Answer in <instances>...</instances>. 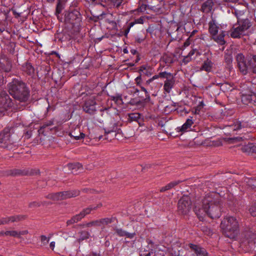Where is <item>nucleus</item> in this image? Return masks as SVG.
Listing matches in <instances>:
<instances>
[{
  "instance_id": "51",
  "label": "nucleus",
  "mask_w": 256,
  "mask_h": 256,
  "mask_svg": "<svg viewBox=\"0 0 256 256\" xmlns=\"http://www.w3.org/2000/svg\"><path fill=\"white\" fill-rule=\"evenodd\" d=\"M40 240L43 245L46 246L49 242L50 238H47L46 236L42 235L40 236Z\"/></svg>"
},
{
  "instance_id": "40",
  "label": "nucleus",
  "mask_w": 256,
  "mask_h": 256,
  "mask_svg": "<svg viewBox=\"0 0 256 256\" xmlns=\"http://www.w3.org/2000/svg\"><path fill=\"white\" fill-rule=\"evenodd\" d=\"M80 234V239L81 240H86L89 238L90 236L89 232L86 231H82Z\"/></svg>"
},
{
  "instance_id": "53",
  "label": "nucleus",
  "mask_w": 256,
  "mask_h": 256,
  "mask_svg": "<svg viewBox=\"0 0 256 256\" xmlns=\"http://www.w3.org/2000/svg\"><path fill=\"white\" fill-rule=\"evenodd\" d=\"M10 222L8 217L2 218H0V225H4Z\"/></svg>"
},
{
  "instance_id": "13",
  "label": "nucleus",
  "mask_w": 256,
  "mask_h": 256,
  "mask_svg": "<svg viewBox=\"0 0 256 256\" xmlns=\"http://www.w3.org/2000/svg\"><path fill=\"white\" fill-rule=\"evenodd\" d=\"M214 6V2L212 0H207L202 4L200 10L206 14H211Z\"/></svg>"
},
{
  "instance_id": "45",
  "label": "nucleus",
  "mask_w": 256,
  "mask_h": 256,
  "mask_svg": "<svg viewBox=\"0 0 256 256\" xmlns=\"http://www.w3.org/2000/svg\"><path fill=\"white\" fill-rule=\"evenodd\" d=\"M149 66L147 65H142L140 66L139 69V72L142 74L143 73L144 74H147L148 70L149 68Z\"/></svg>"
},
{
  "instance_id": "18",
  "label": "nucleus",
  "mask_w": 256,
  "mask_h": 256,
  "mask_svg": "<svg viewBox=\"0 0 256 256\" xmlns=\"http://www.w3.org/2000/svg\"><path fill=\"white\" fill-rule=\"evenodd\" d=\"M250 126V124L248 122L245 121H236L232 126H230L234 130H237L242 128H248Z\"/></svg>"
},
{
  "instance_id": "54",
  "label": "nucleus",
  "mask_w": 256,
  "mask_h": 256,
  "mask_svg": "<svg viewBox=\"0 0 256 256\" xmlns=\"http://www.w3.org/2000/svg\"><path fill=\"white\" fill-rule=\"evenodd\" d=\"M114 6L118 7L122 2L123 0H110Z\"/></svg>"
},
{
  "instance_id": "20",
  "label": "nucleus",
  "mask_w": 256,
  "mask_h": 256,
  "mask_svg": "<svg viewBox=\"0 0 256 256\" xmlns=\"http://www.w3.org/2000/svg\"><path fill=\"white\" fill-rule=\"evenodd\" d=\"M174 79L172 76L170 78L166 80L164 83V89L168 93H170L174 84Z\"/></svg>"
},
{
  "instance_id": "6",
  "label": "nucleus",
  "mask_w": 256,
  "mask_h": 256,
  "mask_svg": "<svg viewBox=\"0 0 256 256\" xmlns=\"http://www.w3.org/2000/svg\"><path fill=\"white\" fill-rule=\"evenodd\" d=\"M191 201L188 196H182L178 200V212L182 215H186L191 209Z\"/></svg>"
},
{
  "instance_id": "32",
  "label": "nucleus",
  "mask_w": 256,
  "mask_h": 256,
  "mask_svg": "<svg viewBox=\"0 0 256 256\" xmlns=\"http://www.w3.org/2000/svg\"><path fill=\"white\" fill-rule=\"evenodd\" d=\"M83 218L80 213L73 216L70 220L66 222L67 226H70L80 221Z\"/></svg>"
},
{
  "instance_id": "59",
  "label": "nucleus",
  "mask_w": 256,
  "mask_h": 256,
  "mask_svg": "<svg viewBox=\"0 0 256 256\" xmlns=\"http://www.w3.org/2000/svg\"><path fill=\"white\" fill-rule=\"evenodd\" d=\"M28 234V231L27 230H22L18 232V238H20L21 235H25Z\"/></svg>"
},
{
  "instance_id": "29",
  "label": "nucleus",
  "mask_w": 256,
  "mask_h": 256,
  "mask_svg": "<svg viewBox=\"0 0 256 256\" xmlns=\"http://www.w3.org/2000/svg\"><path fill=\"white\" fill-rule=\"evenodd\" d=\"M46 198L52 200H63L62 196V192H58L56 193L50 194L47 195Z\"/></svg>"
},
{
  "instance_id": "41",
  "label": "nucleus",
  "mask_w": 256,
  "mask_h": 256,
  "mask_svg": "<svg viewBox=\"0 0 256 256\" xmlns=\"http://www.w3.org/2000/svg\"><path fill=\"white\" fill-rule=\"evenodd\" d=\"M68 167L72 170H74V169L80 170V169H82V164L78 162V163L68 164Z\"/></svg>"
},
{
  "instance_id": "24",
  "label": "nucleus",
  "mask_w": 256,
  "mask_h": 256,
  "mask_svg": "<svg viewBox=\"0 0 256 256\" xmlns=\"http://www.w3.org/2000/svg\"><path fill=\"white\" fill-rule=\"evenodd\" d=\"M149 10V8H148L147 6L145 4H142L140 5L137 9L132 10V14L134 15H140V14H148L147 12L148 10Z\"/></svg>"
},
{
  "instance_id": "8",
  "label": "nucleus",
  "mask_w": 256,
  "mask_h": 256,
  "mask_svg": "<svg viewBox=\"0 0 256 256\" xmlns=\"http://www.w3.org/2000/svg\"><path fill=\"white\" fill-rule=\"evenodd\" d=\"M12 68V62L8 58H0V86L4 82V72H9Z\"/></svg>"
},
{
  "instance_id": "46",
  "label": "nucleus",
  "mask_w": 256,
  "mask_h": 256,
  "mask_svg": "<svg viewBox=\"0 0 256 256\" xmlns=\"http://www.w3.org/2000/svg\"><path fill=\"white\" fill-rule=\"evenodd\" d=\"M134 22H130L128 24L127 27L124 30V36H126L128 34L130 28L134 26Z\"/></svg>"
},
{
  "instance_id": "10",
  "label": "nucleus",
  "mask_w": 256,
  "mask_h": 256,
  "mask_svg": "<svg viewBox=\"0 0 256 256\" xmlns=\"http://www.w3.org/2000/svg\"><path fill=\"white\" fill-rule=\"evenodd\" d=\"M194 212L200 221H202L206 215L208 216V208L204 204V198L200 202L196 204Z\"/></svg>"
},
{
  "instance_id": "30",
  "label": "nucleus",
  "mask_w": 256,
  "mask_h": 256,
  "mask_svg": "<svg viewBox=\"0 0 256 256\" xmlns=\"http://www.w3.org/2000/svg\"><path fill=\"white\" fill-rule=\"evenodd\" d=\"M256 96L254 94H244L242 97V101L246 104L254 102L255 100Z\"/></svg>"
},
{
  "instance_id": "9",
  "label": "nucleus",
  "mask_w": 256,
  "mask_h": 256,
  "mask_svg": "<svg viewBox=\"0 0 256 256\" xmlns=\"http://www.w3.org/2000/svg\"><path fill=\"white\" fill-rule=\"evenodd\" d=\"M12 128L7 127L0 133V147L8 148L9 144H12L10 134Z\"/></svg>"
},
{
  "instance_id": "5",
  "label": "nucleus",
  "mask_w": 256,
  "mask_h": 256,
  "mask_svg": "<svg viewBox=\"0 0 256 256\" xmlns=\"http://www.w3.org/2000/svg\"><path fill=\"white\" fill-rule=\"evenodd\" d=\"M59 21L64 22L66 27L72 29L74 34H78L80 31V23L82 21L80 17H57Z\"/></svg>"
},
{
  "instance_id": "23",
  "label": "nucleus",
  "mask_w": 256,
  "mask_h": 256,
  "mask_svg": "<svg viewBox=\"0 0 256 256\" xmlns=\"http://www.w3.org/2000/svg\"><path fill=\"white\" fill-rule=\"evenodd\" d=\"M80 193V191L76 190L62 192L63 200L76 197L78 196Z\"/></svg>"
},
{
  "instance_id": "58",
  "label": "nucleus",
  "mask_w": 256,
  "mask_h": 256,
  "mask_svg": "<svg viewBox=\"0 0 256 256\" xmlns=\"http://www.w3.org/2000/svg\"><path fill=\"white\" fill-rule=\"evenodd\" d=\"M136 82V84L138 86H140V82H141V75L139 76L135 79Z\"/></svg>"
},
{
  "instance_id": "50",
  "label": "nucleus",
  "mask_w": 256,
  "mask_h": 256,
  "mask_svg": "<svg viewBox=\"0 0 256 256\" xmlns=\"http://www.w3.org/2000/svg\"><path fill=\"white\" fill-rule=\"evenodd\" d=\"M249 212L252 216H256V202H254V205L250 208Z\"/></svg>"
},
{
  "instance_id": "44",
  "label": "nucleus",
  "mask_w": 256,
  "mask_h": 256,
  "mask_svg": "<svg viewBox=\"0 0 256 256\" xmlns=\"http://www.w3.org/2000/svg\"><path fill=\"white\" fill-rule=\"evenodd\" d=\"M106 22L110 24V28L113 30L117 29V24L115 21L110 20L109 19L106 20Z\"/></svg>"
},
{
  "instance_id": "64",
  "label": "nucleus",
  "mask_w": 256,
  "mask_h": 256,
  "mask_svg": "<svg viewBox=\"0 0 256 256\" xmlns=\"http://www.w3.org/2000/svg\"><path fill=\"white\" fill-rule=\"evenodd\" d=\"M72 14H73L74 16H77L80 14V12L77 10H74L72 12Z\"/></svg>"
},
{
  "instance_id": "26",
  "label": "nucleus",
  "mask_w": 256,
  "mask_h": 256,
  "mask_svg": "<svg viewBox=\"0 0 256 256\" xmlns=\"http://www.w3.org/2000/svg\"><path fill=\"white\" fill-rule=\"evenodd\" d=\"M102 206V204H98L96 206H90L88 208H84L80 213L84 218L86 215L88 214L92 211L96 210L98 208H100Z\"/></svg>"
},
{
  "instance_id": "36",
  "label": "nucleus",
  "mask_w": 256,
  "mask_h": 256,
  "mask_svg": "<svg viewBox=\"0 0 256 256\" xmlns=\"http://www.w3.org/2000/svg\"><path fill=\"white\" fill-rule=\"evenodd\" d=\"M10 222H17L25 218V216L22 215H17L9 216Z\"/></svg>"
},
{
  "instance_id": "25",
  "label": "nucleus",
  "mask_w": 256,
  "mask_h": 256,
  "mask_svg": "<svg viewBox=\"0 0 256 256\" xmlns=\"http://www.w3.org/2000/svg\"><path fill=\"white\" fill-rule=\"evenodd\" d=\"M116 234L120 236H126L130 238H132L136 235L134 232L130 233L122 228H116L114 230Z\"/></svg>"
},
{
  "instance_id": "22",
  "label": "nucleus",
  "mask_w": 256,
  "mask_h": 256,
  "mask_svg": "<svg viewBox=\"0 0 256 256\" xmlns=\"http://www.w3.org/2000/svg\"><path fill=\"white\" fill-rule=\"evenodd\" d=\"M69 135L71 137L74 138L76 140L83 138L85 136L83 132H80L79 127L76 128L73 130L71 131Z\"/></svg>"
},
{
  "instance_id": "4",
  "label": "nucleus",
  "mask_w": 256,
  "mask_h": 256,
  "mask_svg": "<svg viewBox=\"0 0 256 256\" xmlns=\"http://www.w3.org/2000/svg\"><path fill=\"white\" fill-rule=\"evenodd\" d=\"M225 236L230 238H234L239 232V224L237 220L233 216L224 219L220 224Z\"/></svg>"
},
{
  "instance_id": "61",
  "label": "nucleus",
  "mask_w": 256,
  "mask_h": 256,
  "mask_svg": "<svg viewBox=\"0 0 256 256\" xmlns=\"http://www.w3.org/2000/svg\"><path fill=\"white\" fill-rule=\"evenodd\" d=\"M196 52L197 53H198V52H197V51L196 50H194V49H193V50H191L189 52V53H188V56H189L190 58H191V57H192V56L195 54V52Z\"/></svg>"
},
{
  "instance_id": "14",
  "label": "nucleus",
  "mask_w": 256,
  "mask_h": 256,
  "mask_svg": "<svg viewBox=\"0 0 256 256\" xmlns=\"http://www.w3.org/2000/svg\"><path fill=\"white\" fill-rule=\"evenodd\" d=\"M226 36V32L224 31H222L220 32L219 34H215L211 36V39L213 40L218 44L220 46H223L226 44L224 38Z\"/></svg>"
},
{
  "instance_id": "47",
  "label": "nucleus",
  "mask_w": 256,
  "mask_h": 256,
  "mask_svg": "<svg viewBox=\"0 0 256 256\" xmlns=\"http://www.w3.org/2000/svg\"><path fill=\"white\" fill-rule=\"evenodd\" d=\"M63 8V6H62V2H58L56 8V15L59 14H60Z\"/></svg>"
},
{
  "instance_id": "39",
  "label": "nucleus",
  "mask_w": 256,
  "mask_h": 256,
  "mask_svg": "<svg viewBox=\"0 0 256 256\" xmlns=\"http://www.w3.org/2000/svg\"><path fill=\"white\" fill-rule=\"evenodd\" d=\"M158 76L160 78H166V80L170 78L172 76L170 72H160L158 74Z\"/></svg>"
},
{
  "instance_id": "1",
  "label": "nucleus",
  "mask_w": 256,
  "mask_h": 256,
  "mask_svg": "<svg viewBox=\"0 0 256 256\" xmlns=\"http://www.w3.org/2000/svg\"><path fill=\"white\" fill-rule=\"evenodd\" d=\"M6 90H0V108L1 110H6L14 105L13 100L10 95L16 101L25 103L30 97V90L26 83L20 78H14L6 85Z\"/></svg>"
},
{
  "instance_id": "33",
  "label": "nucleus",
  "mask_w": 256,
  "mask_h": 256,
  "mask_svg": "<svg viewBox=\"0 0 256 256\" xmlns=\"http://www.w3.org/2000/svg\"><path fill=\"white\" fill-rule=\"evenodd\" d=\"M113 218H106L98 220L99 226H105L111 224L114 222Z\"/></svg>"
},
{
  "instance_id": "35",
  "label": "nucleus",
  "mask_w": 256,
  "mask_h": 256,
  "mask_svg": "<svg viewBox=\"0 0 256 256\" xmlns=\"http://www.w3.org/2000/svg\"><path fill=\"white\" fill-rule=\"evenodd\" d=\"M128 120L132 121H138L140 118V115L139 113H132L128 114Z\"/></svg>"
},
{
  "instance_id": "28",
  "label": "nucleus",
  "mask_w": 256,
  "mask_h": 256,
  "mask_svg": "<svg viewBox=\"0 0 256 256\" xmlns=\"http://www.w3.org/2000/svg\"><path fill=\"white\" fill-rule=\"evenodd\" d=\"M213 65V62L209 59H207L204 62L200 69L207 72H210L212 70Z\"/></svg>"
},
{
  "instance_id": "37",
  "label": "nucleus",
  "mask_w": 256,
  "mask_h": 256,
  "mask_svg": "<svg viewBox=\"0 0 256 256\" xmlns=\"http://www.w3.org/2000/svg\"><path fill=\"white\" fill-rule=\"evenodd\" d=\"M2 236H10L14 237L18 236V232L16 230H7L6 232L2 231Z\"/></svg>"
},
{
  "instance_id": "3",
  "label": "nucleus",
  "mask_w": 256,
  "mask_h": 256,
  "mask_svg": "<svg viewBox=\"0 0 256 256\" xmlns=\"http://www.w3.org/2000/svg\"><path fill=\"white\" fill-rule=\"evenodd\" d=\"M204 204L208 208L209 217L212 218L220 217L222 202L218 194L212 192L206 194L204 198Z\"/></svg>"
},
{
  "instance_id": "38",
  "label": "nucleus",
  "mask_w": 256,
  "mask_h": 256,
  "mask_svg": "<svg viewBox=\"0 0 256 256\" xmlns=\"http://www.w3.org/2000/svg\"><path fill=\"white\" fill-rule=\"evenodd\" d=\"M202 230L205 234L208 236H211L213 234L212 230L206 226H202Z\"/></svg>"
},
{
  "instance_id": "31",
  "label": "nucleus",
  "mask_w": 256,
  "mask_h": 256,
  "mask_svg": "<svg viewBox=\"0 0 256 256\" xmlns=\"http://www.w3.org/2000/svg\"><path fill=\"white\" fill-rule=\"evenodd\" d=\"M243 32H240V28L238 26L236 28H232L230 30V35L232 38H240L243 34Z\"/></svg>"
},
{
  "instance_id": "17",
  "label": "nucleus",
  "mask_w": 256,
  "mask_h": 256,
  "mask_svg": "<svg viewBox=\"0 0 256 256\" xmlns=\"http://www.w3.org/2000/svg\"><path fill=\"white\" fill-rule=\"evenodd\" d=\"M190 248L197 256H206L207 254L206 250L198 246L190 244Z\"/></svg>"
},
{
  "instance_id": "16",
  "label": "nucleus",
  "mask_w": 256,
  "mask_h": 256,
  "mask_svg": "<svg viewBox=\"0 0 256 256\" xmlns=\"http://www.w3.org/2000/svg\"><path fill=\"white\" fill-rule=\"evenodd\" d=\"M242 150L248 154H256V145L250 143L244 145L241 148Z\"/></svg>"
},
{
  "instance_id": "15",
  "label": "nucleus",
  "mask_w": 256,
  "mask_h": 256,
  "mask_svg": "<svg viewBox=\"0 0 256 256\" xmlns=\"http://www.w3.org/2000/svg\"><path fill=\"white\" fill-rule=\"evenodd\" d=\"M238 26L240 28V32H244L252 26L251 22L248 18L240 20L238 19Z\"/></svg>"
},
{
  "instance_id": "7",
  "label": "nucleus",
  "mask_w": 256,
  "mask_h": 256,
  "mask_svg": "<svg viewBox=\"0 0 256 256\" xmlns=\"http://www.w3.org/2000/svg\"><path fill=\"white\" fill-rule=\"evenodd\" d=\"M58 122L54 118H52L44 122L38 130L40 134L46 135L49 132H56L58 126Z\"/></svg>"
},
{
  "instance_id": "49",
  "label": "nucleus",
  "mask_w": 256,
  "mask_h": 256,
  "mask_svg": "<svg viewBox=\"0 0 256 256\" xmlns=\"http://www.w3.org/2000/svg\"><path fill=\"white\" fill-rule=\"evenodd\" d=\"M112 100L114 101L116 103H121L122 102V96L120 94H117L116 96H112Z\"/></svg>"
},
{
  "instance_id": "63",
  "label": "nucleus",
  "mask_w": 256,
  "mask_h": 256,
  "mask_svg": "<svg viewBox=\"0 0 256 256\" xmlns=\"http://www.w3.org/2000/svg\"><path fill=\"white\" fill-rule=\"evenodd\" d=\"M55 246V242H52L50 243V246L52 250H54Z\"/></svg>"
},
{
  "instance_id": "43",
  "label": "nucleus",
  "mask_w": 256,
  "mask_h": 256,
  "mask_svg": "<svg viewBox=\"0 0 256 256\" xmlns=\"http://www.w3.org/2000/svg\"><path fill=\"white\" fill-rule=\"evenodd\" d=\"M224 60L225 62L228 64H232V56L230 54H224Z\"/></svg>"
},
{
  "instance_id": "34",
  "label": "nucleus",
  "mask_w": 256,
  "mask_h": 256,
  "mask_svg": "<svg viewBox=\"0 0 256 256\" xmlns=\"http://www.w3.org/2000/svg\"><path fill=\"white\" fill-rule=\"evenodd\" d=\"M180 182H181V181H180V180L174 181V182H170V183L168 184L166 186L162 187L160 189V192H164L166 190H169L172 188H174V186H176L179 184Z\"/></svg>"
},
{
  "instance_id": "62",
  "label": "nucleus",
  "mask_w": 256,
  "mask_h": 256,
  "mask_svg": "<svg viewBox=\"0 0 256 256\" xmlns=\"http://www.w3.org/2000/svg\"><path fill=\"white\" fill-rule=\"evenodd\" d=\"M86 256H100V254L96 252H90Z\"/></svg>"
},
{
  "instance_id": "12",
  "label": "nucleus",
  "mask_w": 256,
  "mask_h": 256,
  "mask_svg": "<svg viewBox=\"0 0 256 256\" xmlns=\"http://www.w3.org/2000/svg\"><path fill=\"white\" fill-rule=\"evenodd\" d=\"M244 240L243 242L252 244L255 242L254 240L256 238V233H255V230H254L253 229H249L248 230H246L244 232Z\"/></svg>"
},
{
  "instance_id": "2",
  "label": "nucleus",
  "mask_w": 256,
  "mask_h": 256,
  "mask_svg": "<svg viewBox=\"0 0 256 256\" xmlns=\"http://www.w3.org/2000/svg\"><path fill=\"white\" fill-rule=\"evenodd\" d=\"M237 66L242 75L250 72L256 74V55L250 54L245 56L242 53L236 55Z\"/></svg>"
},
{
  "instance_id": "52",
  "label": "nucleus",
  "mask_w": 256,
  "mask_h": 256,
  "mask_svg": "<svg viewBox=\"0 0 256 256\" xmlns=\"http://www.w3.org/2000/svg\"><path fill=\"white\" fill-rule=\"evenodd\" d=\"M42 204V202H32L29 204V207L30 208H34L39 207Z\"/></svg>"
},
{
  "instance_id": "19",
  "label": "nucleus",
  "mask_w": 256,
  "mask_h": 256,
  "mask_svg": "<svg viewBox=\"0 0 256 256\" xmlns=\"http://www.w3.org/2000/svg\"><path fill=\"white\" fill-rule=\"evenodd\" d=\"M193 124L194 122L192 120V117L188 118L181 127L177 128V132H186L188 128H190Z\"/></svg>"
},
{
  "instance_id": "27",
  "label": "nucleus",
  "mask_w": 256,
  "mask_h": 256,
  "mask_svg": "<svg viewBox=\"0 0 256 256\" xmlns=\"http://www.w3.org/2000/svg\"><path fill=\"white\" fill-rule=\"evenodd\" d=\"M22 70L24 72L30 76L34 74V68L28 62H26L22 65Z\"/></svg>"
},
{
  "instance_id": "21",
  "label": "nucleus",
  "mask_w": 256,
  "mask_h": 256,
  "mask_svg": "<svg viewBox=\"0 0 256 256\" xmlns=\"http://www.w3.org/2000/svg\"><path fill=\"white\" fill-rule=\"evenodd\" d=\"M208 30L211 36L215 34H218L219 26L215 20H212V21L208 23Z\"/></svg>"
},
{
  "instance_id": "48",
  "label": "nucleus",
  "mask_w": 256,
  "mask_h": 256,
  "mask_svg": "<svg viewBox=\"0 0 256 256\" xmlns=\"http://www.w3.org/2000/svg\"><path fill=\"white\" fill-rule=\"evenodd\" d=\"M245 139H246V138H244V137L238 136V137H234L232 138H230V140H231V142L234 144V143H236L237 142L243 141Z\"/></svg>"
},
{
  "instance_id": "57",
  "label": "nucleus",
  "mask_w": 256,
  "mask_h": 256,
  "mask_svg": "<svg viewBox=\"0 0 256 256\" xmlns=\"http://www.w3.org/2000/svg\"><path fill=\"white\" fill-rule=\"evenodd\" d=\"M192 58H190L188 55L184 58L182 62L184 64H187L188 62H189L190 61H191Z\"/></svg>"
},
{
  "instance_id": "60",
  "label": "nucleus",
  "mask_w": 256,
  "mask_h": 256,
  "mask_svg": "<svg viewBox=\"0 0 256 256\" xmlns=\"http://www.w3.org/2000/svg\"><path fill=\"white\" fill-rule=\"evenodd\" d=\"M134 24H142L144 23V20L142 18V17H140L139 18L136 20H134Z\"/></svg>"
},
{
  "instance_id": "42",
  "label": "nucleus",
  "mask_w": 256,
  "mask_h": 256,
  "mask_svg": "<svg viewBox=\"0 0 256 256\" xmlns=\"http://www.w3.org/2000/svg\"><path fill=\"white\" fill-rule=\"evenodd\" d=\"M83 226L84 227L99 226L98 220L87 222L86 224H84Z\"/></svg>"
},
{
  "instance_id": "55",
  "label": "nucleus",
  "mask_w": 256,
  "mask_h": 256,
  "mask_svg": "<svg viewBox=\"0 0 256 256\" xmlns=\"http://www.w3.org/2000/svg\"><path fill=\"white\" fill-rule=\"evenodd\" d=\"M140 88H141V90L142 91L144 92L145 93L146 100H150V94H148V92L147 91V90L144 87L142 86H140Z\"/></svg>"
},
{
  "instance_id": "56",
  "label": "nucleus",
  "mask_w": 256,
  "mask_h": 256,
  "mask_svg": "<svg viewBox=\"0 0 256 256\" xmlns=\"http://www.w3.org/2000/svg\"><path fill=\"white\" fill-rule=\"evenodd\" d=\"M146 36L140 37L138 36L135 38V42L140 44L142 42L145 40Z\"/></svg>"
},
{
  "instance_id": "11",
  "label": "nucleus",
  "mask_w": 256,
  "mask_h": 256,
  "mask_svg": "<svg viewBox=\"0 0 256 256\" xmlns=\"http://www.w3.org/2000/svg\"><path fill=\"white\" fill-rule=\"evenodd\" d=\"M96 102L94 96H91L88 98L83 106L84 110L90 114H93L96 112Z\"/></svg>"
}]
</instances>
